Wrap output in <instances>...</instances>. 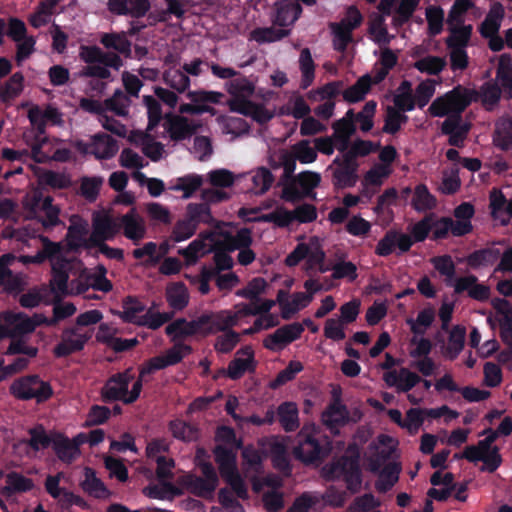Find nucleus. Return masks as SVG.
Segmentation results:
<instances>
[{
	"mask_svg": "<svg viewBox=\"0 0 512 512\" xmlns=\"http://www.w3.org/2000/svg\"><path fill=\"white\" fill-rule=\"evenodd\" d=\"M394 103L397 110L401 112L411 111L414 109L416 102L412 95L411 83L405 81L398 88V92L394 97Z\"/></svg>",
	"mask_w": 512,
	"mask_h": 512,
	"instance_id": "5fc2aeb1",
	"label": "nucleus"
},
{
	"mask_svg": "<svg viewBox=\"0 0 512 512\" xmlns=\"http://www.w3.org/2000/svg\"><path fill=\"white\" fill-rule=\"evenodd\" d=\"M298 436L301 445H309L312 448H322L326 444L323 439L322 431L314 423L305 424Z\"/></svg>",
	"mask_w": 512,
	"mask_h": 512,
	"instance_id": "3c124183",
	"label": "nucleus"
},
{
	"mask_svg": "<svg viewBox=\"0 0 512 512\" xmlns=\"http://www.w3.org/2000/svg\"><path fill=\"white\" fill-rule=\"evenodd\" d=\"M77 148L84 154L94 155L97 159L111 158L119 149L117 142L107 134L95 135L88 144L78 142Z\"/></svg>",
	"mask_w": 512,
	"mask_h": 512,
	"instance_id": "dca6fc26",
	"label": "nucleus"
},
{
	"mask_svg": "<svg viewBox=\"0 0 512 512\" xmlns=\"http://www.w3.org/2000/svg\"><path fill=\"white\" fill-rule=\"evenodd\" d=\"M466 329L463 326H454L442 348V355L448 360H454L458 357L464 348Z\"/></svg>",
	"mask_w": 512,
	"mask_h": 512,
	"instance_id": "72a5a7b5",
	"label": "nucleus"
},
{
	"mask_svg": "<svg viewBox=\"0 0 512 512\" xmlns=\"http://www.w3.org/2000/svg\"><path fill=\"white\" fill-rule=\"evenodd\" d=\"M374 83V78L369 74H365L358 79V81L346 89L343 97L347 102L355 103L364 99L365 95L370 90L371 84Z\"/></svg>",
	"mask_w": 512,
	"mask_h": 512,
	"instance_id": "c03bdc74",
	"label": "nucleus"
},
{
	"mask_svg": "<svg viewBox=\"0 0 512 512\" xmlns=\"http://www.w3.org/2000/svg\"><path fill=\"white\" fill-rule=\"evenodd\" d=\"M321 419L330 430H335L349 422V413L346 406L337 398L322 413Z\"/></svg>",
	"mask_w": 512,
	"mask_h": 512,
	"instance_id": "7c9ffc66",
	"label": "nucleus"
},
{
	"mask_svg": "<svg viewBox=\"0 0 512 512\" xmlns=\"http://www.w3.org/2000/svg\"><path fill=\"white\" fill-rule=\"evenodd\" d=\"M223 479L238 474L236 466L237 450H212Z\"/></svg>",
	"mask_w": 512,
	"mask_h": 512,
	"instance_id": "58836bf2",
	"label": "nucleus"
},
{
	"mask_svg": "<svg viewBox=\"0 0 512 512\" xmlns=\"http://www.w3.org/2000/svg\"><path fill=\"white\" fill-rule=\"evenodd\" d=\"M267 282L264 278L257 277L252 279L244 288L236 291L238 297L249 299L250 301L261 300L259 296L265 292Z\"/></svg>",
	"mask_w": 512,
	"mask_h": 512,
	"instance_id": "e2e57ef3",
	"label": "nucleus"
},
{
	"mask_svg": "<svg viewBox=\"0 0 512 512\" xmlns=\"http://www.w3.org/2000/svg\"><path fill=\"white\" fill-rule=\"evenodd\" d=\"M392 173L388 164H375L364 175L362 180V193L371 197Z\"/></svg>",
	"mask_w": 512,
	"mask_h": 512,
	"instance_id": "cd10ccee",
	"label": "nucleus"
},
{
	"mask_svg": "<svg viewBox=\"0 0 512 512\" xmlns=\"http://www.w3.org/2000/svg\"><path fill=\"white\" fill-rule=\"evenodd\" d=\"M19 314L5 312L0 314V340L21 336Z\"/></svg>",
	"mask_w": 512,
	"mask_h": 512,
	"instance_id": "79ce46f5",
	"label": "nucleus"
},
{
	"mask_svg": "<svg viewBox=\"0 0 512 512\" xmlns=\"http://www.w3.org/2000/svg\"><path fill=\"white\" fill-rule=\"evenodd\" d=\"M445 60L438 56H426L415 62L414 67L422 73L438 74L445 67Z\"/></svg>",
	"mask_w": 512,
	"mask_h": 512,
	"instance_id": "338daca9",
	"label": "nucleus"
},
{
	"mask_svg": "<svg viewBox=\"0 0 512 512\" xmlns=\"http://www.w3.org/2000/svg\"><path fill=\"white\" fill-rule=\"evenodd\" d=\"M299 66L302 73L301 86L307 88L312 84L315 76V64L308 48L301 51Z\"/></svg>",
	"mask_w": 512,
	"mask_h": 512,
	"instance_id": "4d7b16f0",
	"label": "nucleus"
},
{
	"mask_svg": "<svg viewBox=\"0 0 512 512\" xmlns=\"http://www.w3.org/2000/svg\"><path fill=\"white\" fill-rule=\"evenodd\" d=\"M317 159V152L308 140L294 144L290 150H279L270 157L272 167H283L284 175L290 177L296 169V161L302 164L313 163Z\"/></svg>",
	"mask_w": 512,
	"mask_h": 512,
	"instance_id": "20e7f679",
	"label": "nucleus"
},
{
	"mask_svg": "<svg viewBox=\"0 0 512 512\" xmlns=\"http://www.w3.org/2000/svg\"><path fill=\"white\" fill-rule=\"evenodd\" d=\"M279 422L285 431H294L299 427L298 408L293 402H284L277 409Z\"/></svg>",
	"mask_w": 512,
	"mask_h": 512,
	"instance_id": "ea45409f",
	"label": "nucleus"
},
{
	"mask_svg": "<svg viewBox=\"0 0 512 512\" xmlns=\"http://www.w3.org/2000/svg\"><path fill=\"white\" fill-rule=\"evenodd\" d=\"M499 450H463L462 458L470 462H482V471L494 472L502 462V458L498 453Z\"/></svg>",
	"mask_w": 512,
	"mask_h": 512,
	"instance_id": "c85d7f7f",
	"label": "nucleus"
},
{
	"mask_svg": "<svg viewBox=\"0 0 512 512\" xmlns=\"http://www.w3.org/2000/svg\"><path fill=\"white\" fill-rule=\"evenodd\" d=\"M71 222L66 235V242L69 249L77 250L80 248L89 249L94 247V243H90V236H87L88 223L77 216L72 217Z\"/></svg>",
	"mask_w": 512,
	"mask_h": 512,
	"instance_id": "5701e85b",
	"label": "nucleus"
},
{
	"mask_svg": "<svg viewBox=\"0 0 512 512\" xmlns=\"http://www.w3.org/2000/svg\"><path fill=\"white\" fill-rule=\"evenodd\" d=\"M208 180L215 188L205 189L202 197L208 202H218L228 197L227 193L217 188L230 187L234 183V175L226 169H217L208 173Z\"/></svg>",
	"mask_w": 512,
	"mask_h": 512,
	"instance_id": "f3484780",
	"label": "nucleus"
},
{
	"mask_svg": "<svg viewBox=\"0 0 512 512\" xmlns=\"http://www.w3.org/2000/svg\"><path fill=\"white\" fill-rule=\"evenodd\" d=\"M383 380L389 387L395 388L398 392H408L421 381V377L415 372L402 367L385 372Z\"/></svg>",
	"mask_w": 512,
	"mask_h": 512,
	"instance_id": "6ab92c4d",
	"label": "nucleus"
},
{
	"mask_svg": "<svg viewBox=\"0 0 512 512\" xmlns=\"http://www.w3.org/2000/svg\"><path fill=\"white\" fill-rule=\"evenodd\" d=\"M459 118H448L442 124V132L449 135V143L454 146H459L463 143L469 127L466 125H459Z\"/></svg>",
	"mask_w": 512,
	"mask_h": 512,
	"instance_id": "49530a36",
	"label": "nucleus"
},
{
	"mask_svg": "<svg viewBox=\"0 0 512 512\" xmlns=\"http://www.w3.org/2000/svg\"><path fill=\"white\" fill-rule=\"evenodd\" d=\"M496 81L512 96V60L508 54H502L498 59Z\"/></svg>",
	"mask_w": 512,
	"mask_h": 512,
	"instance_id": "a19ab883",
	"label": "nucleus"
},
{
	"mask_svg": "<svg viewBox=\"0 0 512 512\" xmlns=\"http://www.w3.org/2000/svg\"><path fill=\"white\" fill-rule=\"evenodd\" d=\"M370 455H364L363 465L371 473L378 474L382 468L389 462L390 456L396 450H374Z\"/></svg>",
	"mask_w": 512,
	"mask_h": 512,
	"instance_id": "864d4df0",
	"label": "nucleus"
},
{
	"mask_svg": "<svg viewBox=\"0 0 512 512\" xmlns=\"http://www.w3.org/2000/svg\"><path fill=\"white\" fill-rule=\"evenodd\" d=\"M221 125L222 132L238 137L248 131L247 123L240 117L221 116L217 118Z\"/></svg>",
	"mask_w": 512,
	"mask_h": 512,
	"instance_id": "052dcab7",
	"label": "nucleus"
},
{
	"mask_svg": "<svg viewBox=\"0 0 512 512\" xmlns=\"http://www.w3.org/2000/svg\"><path fill=\"white\" fill-rule=\"evenodd\" d=\"M362 16L355 7H349L340 23L331 25L335 49L343 51L351 41V32L360 25Z\"/></svg>",
	"mask_w": 512,
	"mask_h": 512,
	"instance_id": "4468645a",
	"label": "nucleus"
},
{
	"mask_svg": "<svg viewBox=\"0 0 512 512\" xmlns=\"http://www.w3.org/2000/svg\"><path fill=\"white\" fill-rule=\"evenodd\" d=\"M351 455H343L325 464L321 475L326 481L343 480L347 490L356 494L360 492L363 483L361 469V451L350 450Z\"/></svg>",
	"mask_w": 512,
	"mask_h": 512,
	"instance_id": "7ed1b4c3",
	"label": "nucleus"
},
{
	"mask_svg": "<svg viewBox=\"0 0 512 512\" xmlns=\"http://www.w3.org/2000/svg\"><path fill=\"white\" fill-rule=\"evenodd\" d=\"M436 198L429 192L428 188L419 184L415 187L411 204L418 212H425L436 207Z\"/></svg>",
	"mask_w": 512,
	"mask_h": 512,
	"instance_id": "09e8293b",
	"label": "nucleus"
},
{
	"mask_svg": "<svg viewBox=\"0 0 512 512\" xmlns=\"http://www.w3.org/2000/svg\"><path fill=\"white\" fill-rule=\"evenodd\" d=\"M401 465L396 462H388L378 473V479L375 482V489L379 493H386L398 482Z\"/></svg>",
	"mask_w": 512,
	"mask_h": 512,
	"instance_id": "c9c22d12",
	"label": "nucleus"
},
{
	"mask_svg": "<svg viewBox=\"0 0 512 512\" xmlns=\"http://www.w3.org/2000/svg\"><path fill=\"white\" fill-rule=\"evenodd\" d=\"M289 34V29H276L275 27L257 28L250 33V38L257 43L278 41Z\"/></svg>",
	"mask_w": 512,
	"mask_h": 512,
	"instance_id": "6e6d98bb",
	"label": "nucleus"
},
{
	"mask_svg": "<svg viewBox=\"0 0 512 512\" xmlns=\"http://www.w3.org/2000/svg\"><path fill=\"white\" fill-rule=\"evenodd\" d=\"M30 445L32 448L42 446L44 448H77L88 445V434L80 433L73 439H68L56 431H45L42 425H37L29 430Z\"/></svg>",
	"mask_w": 512,
	"mask_h": 512,
	"instance_id": "0eeeda50",
	"label": "nucleus"
},
{
	"mask_svg": "<svg viewBox=\"0 0 512 512\" xmlns=\"http://www.w3.org/2000/svg\"><path fill=\"white\" fill-rule=\"evenodd\" d=\"M231 96L228 106L231 111L251 117L258 123H266L274 117V111L265 105L250 101L255 92V84L246 77L236 78L225 84Z\"/></svg>",
	"mask_w": 512,
	"mask_h": 512,
	"instance_id": "f03ea898",
	"label": "nucleus"
},
{
	"mask_svg": "<svg viewBox=\"0 0 512 512\" xmlns=\"http://www.w3.org/2000/svg\"><path fill=\"white\" fill-rule=\"evenodd\" d=\"M166 297L169 305L175 310H182L189 301L187 288L182 283L170 284L166 289Z\"/></svg>",
	"mask_w": 512,
	"mask_h": 512,
	"instance_id": "8fccbe9b",
	"label": "nucleus"
},
{
	"mask_svg": "<svg viewBox=\"0 0 512 512\" xmlns=\"http://www.w3.org/2000/svg\"><path fill=\"white\" fill-rule=\"evenodd\" d=\"M165 129L173 140H183L201 127L200 123L189 122L187 118L178 115H166Z\"/></svg>",
	"mask_w": 512,
	"mask_h": 512,
	"instance_id": "a878e982",
	"label": "nucleus"
},
{
	"mask_svg": "<svg viewBox=\"0 0 512 512\" xmlns=\"http://www.w3.org/2000/svg\"><path fill=\"white\" fill-rule=\"evenodd\" d=\"M142 389L141 379H134L130 370L111 377L102 389L106 400H121L124 403L134 402Z\"/></svg>",
	"mask_w": 512,
	"mask_h": 512,
	"instance_id": "39448f33",
	"label": "nucleus"
},
{
	"mask_svg": "<svg viewBox=\"0 0 512 512\" xmlns=\"http://www.w3.org/2000/svg\"><path fill=\"white\" fill-rule=\"evenodd\" d=\"M144 313L145 308L141 302L133 298H127L123 303L121 317L124 321L140 325Z\"/></svg>",
	"mask_w": 512,
	"mask_h": 512,
	"instance_id": "bf43d9fd",
	"label": "nucleus"
},
{
	"mask_svg": "<svg viewBox=\"0 0 512 512\" xmlns=\"http://www.w3.org/2000/svg\"><path fill=\"white\" fill-rule=\"evenodd\" d=\"M277 302L283 319H290L294 314L307 307L312 302V296L306 293H294L290 297L284 291H279Z\"/></svg>",
	"mask_w": 512,
	"mask_h": 512,
	"instance_id": "393cba45",
	"label": "nucleus"
},
{
	"mask_svg": "<svg viewBox=\"0 0 512 512\" xmlns=\"http://www.w3.org/2000/svg\"><path fill=\"white\" fill-rule=\"evenodd\" d=\"M253 356V350L250 347L238 351L235 359L228 366L227 375L231 379H238L244 373L253 370Z\"/></svg>",
	"mask_w": 512,
	"mask_h": 512,
	"instance_id": "2f4dec72",
	"label": "nucleus"
},
{
	"mask_svg": "<svg viewBox=\"0 0 512 512\" xmlns=\"http://www.w3.org/2000/svg\"><path fill=\"white\" fill-rule=\"evenodd\" d=\"M120 228L126 238L138 244L146 235V224L144 219L132 208L128 213L120 218Z\"/></svg>",
	"mask_w": 512,
	"mask_h": 512,
	"instance_id": "b1692460",
	"label": "nucleus"
},
{
	"mask_svg": "<svg viewBox=\"0 0 512 512\" xmlns=\"http://www.w3.org/2000/svg\"><path fill=\"white\" fill-rule=\"evenodd\" d=\"M304 331L303 324L291 323L278 328L275 332L263 339L265 348L271 351H280L288 344L298 339Z\"/></svg>",
	"mask_w": 512,
	"mask_h": 512,
	"instance_id": "2eb2a0df",
	"label": "nucleus"
},
{
	"mask_svg": "<svg viewBox=\"0 0 512 512\" xmlns=\"http://www.w3.org/2000/svg\"><path fill=\"white\" fill-rule=\"evenodd\" d=\"M170 430L175 438L184 442H191L196 440L199 436V431L195 426L181 420L172 421Z\"/></svg>",
	"mask_w": 512,
	"mask_h": 512,
	"instance_id": "0e129e2a",
	"label": "nucleus"
},
{
	"mask_svg": "<svg viewBox=\"0 0 512 512\" xmlns=\"http://www.w3.org/2000/svg\"><path fill=\"white\" fill-rule=\"evenodd\" d=\"M217 246L228 251L247 248L253 243L252 232L247 228L237 229L232 224H223L214 231Z\"/></svg>",
	"mask_w": 512,
	"mask_h": 512,
	"instance_id": "1a4fd4ad",
	"label": "nucleus"
},
{
	"mask_svg": "<svg viewBox=\"0 0 512 512\" xmlns=\"http://www.w3.org/2000/svg\"><path fill=\"white\" fill-rule=\"evenodd\" d=\"M274 305L275 301L273 300H257L248 304L239 303L234 306L233 310L219 311V317L227 329L236 325L243 317L269 312Z\"/></svg>",
	"mask_w": 512,
	"mask_h": 512,
	"instance_id": "9b49d317",
	"label": "nucleus"
},
{
	"mask_svg": "<svg viewBox=\"0 0 512 512\" xmlns=\"http://www.w3.org/2000/svg\"><path fill=\"white\" fill-rule=\"evenodd\" d=\"M92 334L90 328L74 326L65 329L61 334L60 342L54 348L55 355L63 357L82 350Z\"/></svg>",
	"mask_w": 512,
	"mask_h": 512,
	"instance_id": "f8f14e48",
	"label": "nucleus"
},
{
	"mask_svg": "<svg viewBox=\"0 0 512 512\" xmlns=\"http://www.w3.org/2000/svg\"><path fill=\"white\" fill-rule=\"evenodd\" d=\"M310 113V107L304 98L300 95L293 94L279 109L280 115H290L296 119H301Z\"/></svg>",
	"mask_w": 512,
	"mask_h": 512,
	"instance_id": "37998d69",
	"label": "nucleus"
},
{
	"mask_svg": "<svg viewBox=\"0 0 512 512\" xmlns=\"http://www.w3.org/2000/svg\"><path fill=\"white\" fill-rule=\"evenodd\" d=\"M10 390L17 398H35L38 402L47 400L52 394L50 385L37 376L23 377L14 381Z\"/></svg>",
	"mask_w": 512,
	"mask_h": 512,
	"instance_id": "9d476101",
	"label": "nucleus"
},
{
	"mask_svg": "<svg viewBox=\"0 0 512 512\" xmlns=\"http://www.w3.org/2000/svg\"><path fill=\"white\" fill-rule=\"evenodd\" d=\"M217 448H241V439L236 436L235 431L227 426L219 427L215 434Z\"/></svg>",
	"mask_w": 512,
	"mask_h": 512,
	"instance_id": "69168bd1",
	"label": "nucleus"
},
{
	"mask_svg": "<svg viewBox=\"0 0 512 512\" xmlns=\"http://www.w3.org/2000/svg\"><path fill=\"white\" fill-rule=\"evenodd\" d=\"M337 165L333 176L335 184L340 187H350L356 183L358 163L351 154H344L343 157L334 159Z\"/></svg>",
	"mask_w": 512,
	"mask_h": 512,
	"instance_id": "a211bd4d",
	"label": "nucleus"
},
{
	"mask_svg": "<svg viewBox=\"0 0 512 512\" xmlns=\"http://www.w3.org/2000/svg\"><path fill=\"white\" fill-rule=\"evenodd\" d=\"M303 259H306L307 270L317 269L320 272H326L330 269L324 264L325 253L317 237H312L308 242L298 244L286 257L285 262L288 266H295Z\"/></svg>",
	"mask_w": 512,
	"mask_h": 512,
	"instance_id": "6e6552de",
	"label": "nucleus"
},
{
	"mask_svg": "<svg viewBox=\"0 0 512 512\" xmlns=\"http://www.w3.org/2000/svg\"><path fill=\"white\" fill-rule=\"evenodd\" d=\"M301 7L293 0H282L276 4V13L273 18L274 25L288 29L297 20Z\"/></svg>",
	"mask_w": 512,
	"mask_h": 512,
	"instance_id": "c756f323",
	"label": "nucleus"
},
{
	"mask_svg": "<svg viewBox=\"0 0 512 512\" xmlns=\"http://www.w3.org/2000/svg\"><path fill=\"white\" fill-rule=\"evenodd\" d=\"M419 2L420 0H382L378 8L386 15L394 14V21L402 24L411 17Z\"/></svg>",
	"mask_w": 512,
	"mask_h": 512,
	"instance_id": "4be33fe9",
	"label": "nucleus"
},
{
	"mask_svg": "<svg viewBox=\"0 0 512 512\" xmlns=\"http://www.w3.org/2000/svg\"><path fill=\"white\" fill-rule=\"evenodd\" d=\"M504 7L500 3H493L488 14L480 26L482 36L498 33L504 18Z\"/></svg>",
	"mask_w": 512,
	"mask_h": 512,
	"instance_id": "4c0bfd02",
	"label": "nucleus"
},
{
	"mask_svg": "<svg viewBox=\"0 0 512 512\" xmlns=\"http://www.w3.org/2000/svg\"><path fill=\"white\" fill-rule=\"evenodd\" d=\"M474 96L475 93L472 90L458 86L437 97L429 106L428 112L434 117L459 116L471 103Z\"/></svg>",
	"mask_w": 512,
	"mask_h": 512,
	"instance_id": "423d86ee",
	"label": "nucleus"
},
{
	"mask_svg": "<svg viewBox=\"0 0 512 512\" xmlns=\"http://www.w3.org/2000/svg\"><path fill=\"white\" fill-rule=\"evenodd\" d=\"M449 26L450 36L446 40L448 48H465L471 37L472 26L461 23Z\"/></svg>",
	"mask_w": 512,
	"mask_h": 512,
	"instance_id": "a18cd8bd",
	"label": "nucleus"
},
{
	"mask_svg": "<svg viewBox=\"0 0 512 512\" xmlns=\"http://www.w3.org/2000/svg\"><path fill=\"white\" fill-rule=\"evenodd\" d=\"M216 236L217 234H214V232L202 235L192 241L187 248L180 250L179 253L185 257L188 265L194 264L200 257L209 253L217 246Z\"/></svg>",
	"mask_w": 512,
	"mask_h": 512,
	"instance_id": "bb28decb",
	"label": "nucleus"
},
{
	"mask_svg": "<svg viewBox=\"0 0 512 512\" xmlns=\"http://www.w3.org/2000/svg\"><path fill=\"white\" fill-rule=\"evenodd\" d=\"M84 476L85 479L80 483L84 492L97 499H105L110 496V491L96 476L94 469L86 467L84 470Z\"/></svg>",
	"mask_w": 512,
	"mask_h": 512,
	"instance_id": "f704fd0d",
	"label": "nucleus"
},
{
	"mask_svg": "<svg viewBox=\"0 0 512 512\" xmlns=\"http://www.w3.org/2000/svg\"><path fill=\"white\" fill-rule=\"evenodd\" d=\"M44 249L34 256H20L16 260L23 264L42 263L49 259L52 266L51 287L54 293H67V281L72 268L80 266V263H72L65 258V248L60 243H54L47 238H42Z\"/></svg>",
	"mask_w": 512,
	"mask_h": 512,
	"instance_id": "f257e3e1",
	"label": "nucleus"
},
{
	"mask_svg": "<svg viewBox=\"0 0 512 512\" xmlns=\"http://www.w3.org/2000/svg\"><path fill=\"white\" fill-rule=\"evenodd\" d=\"M24 78L20 73H15L6 84L0 88V98L3 101L17 97L23 90Z\"/></svg>",
	"mask_w": 512,
	"mask_h": 512,
	"instance_id": "774afa93",
	"label": "nucleus"
},
{
	"mask_svg": "<svg viewBox=\"0 0 512 512\" xmlns=\"http://www.w3.org/2000/svg\"><path fill=\"white\" fill-rule=\"evenodd\" d=\"M452 286L456 293L466 292L471 298L477 301H485L490 297V287L478 282L474 275L459 277L452 281Z\"/></svg>",
	"mask_w": 512,
	"mask_h": 512,
	"instance_id": "412c9836",
	"label": "nucleus"
},
{
	"mask_svg": "<svg viewBox=\"0 0 512 512\" xmlns=\"http://www.w3.org/2000/svg\"><path fill=\"white\" fill-rule=\"evenodd\" d=\"M203 183V178L197 174H189L178 178L171 187L174 191H182L184 198H189Z\"/></svg>",
	"mask_w": 512,
	"mask_h": 512,
	"instance_id": "13d9d810",
	"label": "nucleus"
},
{
	"mask_svg": "<svg viewBox=\"0 0 512 512\" xmlns=\"http://www.w3.org/2000/svg\"><path fill=\"white\" fill-rule=\"evenodd\" d=\"M186 484L192 494L201 498L211 497L217 487L216 484L195 475H188Z\"/></svg>",
	"mask_w": 512,
	"mask_h": 512,
	"instance_id": "603ef678",
	"label": "nucleus"
},
{
	"mask_svg": "<svg viewBox=\"0 0 512 512\" xmlns=\"http://www.w3.org/2000/svg\"><path fill=\"white\" fill-rule=\"evenodd\" d=\"M84 276L85 275L82 274L80 276L79 280H77L76 282L72 281L70 286L67 285L68 292L67 293H58V296L80 294V293L84 292L88 288V286H92L95 289L101 290L104 292H108L112 288L110 281H108L106 278H98V279L91 280L88 283H82V278Z\"/></svg>",
	"mask_w": 512,
	"mask_h": 512,
	"instance_id": "de8ad7c7",
	"label": "nucleus"
},
{
	"mask_svg": "<svg viewBox=\"0 0 512 512\" xmlns=\"http://www.w3.org/2000/svg\"><path fill=\"white\" fill-rule=\"evenodd\" d=\"M353 112L349 110L346 116L333 124V138L338 142L337 149L344 151L347 148L348 141L354 133V125L352 122Z\"/></svg>",
	"mask_w": 512,
	"mask_h": 512,
	"instance_id": "e433bc0d",
	"label": "nucleus"
},
{
	"mask_svg": "<svg viewBox=\"0 0 512 512\" xmlns=\"http://www.w3.org/2000/svg\"><path fill=\"white\" fill-rule=\"evenodd\" d=\"M193 336L201 335L206 336L225 330V325L219 317V312L215 314L202 315L195 320H191Z\"/></svg>",
	"mask_w": 512,
	"mask_h": 512,
	"instance_id": "473e14b6",
	"label": "nucleus"
},
{
	"mask_svg": "<svg viewBox=\"0 0 512 512\" xmlns=\"http://www.w3.org/2000/svg\"><path fill=\"white\" fill-rule=\"evenodd\" d=\"M119 230V224L108 211H96L92 216L90 243L101 244L102 242L111 240L116 236Z\"/></svg>",
	"mask_w": 512,
	"mask_h": 512,
	"instance_id": "ddd939ff",
	"label": "nucleus"
},
{
	"mask_svg": "<svg viewBox=\"0 0 512 512\" xmlns=\"http://www.w3.org/2000/svg\"><path fill=\"white\" fill-rule=\"evenodd\" d=\"M320 181L321 176L319 173L312 171L302 172L295 178L294 183L284 187L282 191V198L290 202L299 198L300 195L294 187L295 184L300 186L302 194L308 195L320 184Z\"/></svg>",
	"mask_w": 512,
	"mask_h": 512,
	"instance_id": "aec40b11",
	"label": "nucleus"
},
{
	"mask_svg": "<svg viewBox=\"0 0 512 512\" xmlns=\"http://www.w3.org/2000/svg\"><path fill=\"white\" fill-rule=\"evenodd\" d=\"M56 5L57 0H45L42 2L37 11L30 16L31 25L38 28L47 24L54 13Z\"/></svg>",
	"mask_w": 512,
	"mask_h": 512,
	"instance_id": "680f3d73",
	"label": "nucleus"
}]
</instances>
